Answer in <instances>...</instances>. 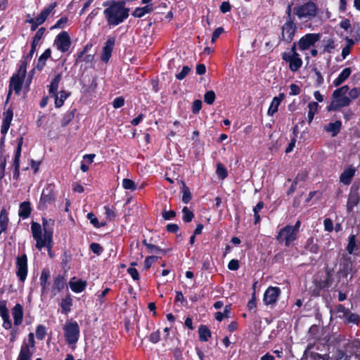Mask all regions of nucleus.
Listing matches in <instances>:
<instances>
[{
    "label": "nucleus",
    "instance_id": "38",
    "mask_svg": "<svg viewBox=\"0 0 360 360\" xmlns=\"http://www.w3.org/2000/svg\"><path fill=\"white\" fill-rule=\"evenodd\" d=\"M65 285V281L63 276L58 275L54 278L53 284V290H56L57 292H60Z\"/></svg>",
    "mask_w": 360,
    "mask_h": 360
},
{
    "label": "nucleus",
    "instance_id": "22",
    "mask_svg": "<svg viewBox=\"0 0 360 360\" xmlns=\"http://www.w3.org/2000/svg\"><path fill=\"white\" fill-rule=\"evenodd\" d=\"M346 250L349 255L360 256V241L356 239L355 234H351L349 236Z\"/></svg>",
    "mask_w": 360,
    "mask_h": 360
},
{
    "label": "nucleus",
    "instance_id": "6",
    "mask_svg": "<svg viewBox=\"0 0 360 360\" xmlns=\"http://www.w3.org/2000/svg\"><path fill=\"white\" fill-rule=\"evenodd\" d=\"M56 186L54 183H47L44 188L39 202L38 208L40 210H45L48 205H52L56 201Z\"/></svg>",
    "mask_w": 360,
    "mask_h": 360
},
{
    "label": "nucleus",
    "instance_id": "57",
    "mask_svg": "<svg viewBox=\"0 0 360 360\" xmlns=\"http://www.w3.org/2000/svg\"><path fill=\"white\" fill-rule=\"evenodd\" d=\"M89 249L97 256L101 255L104 250V248L101 245V244L97 243H91L89 245Z\"/></svg>",
    "mask_w": 360,
    "mask_h": 360
},
{
    "label": "nucleus",
    "instance_id": "8",
    "mask_svg": "<svg viewBox=\"0 0 360 360\" xmlns=\"http://www.w3.org/2000/svg\"><path fill=\"white\" fill-rule=\"evenodd\" d=\"M58 6L57 1H54L48 6H45L39 13V14L34 18L32 22H30V30L34 31L37 29V27L44 24L49 15L51 13L54 14L55 8Z\"/></svg>",
    "mask_w": 360,
    "mask_h": 360
},
{
    "label": "nucleus",
    "instance_id": "16",
    "mask_svg": "<svg viewBox=\"0 0 360 360\" xmlns=\"http://www.w3.org/2000/svg\"><path fill=\"white\" fill-rule=\"evenodd\" d=\"M353 263L349 257H343L340 262V268L336 274V276L338 280L337 283L335 285V288L338 287V283L340 279L347 278L349 273L352 271Z\"/></svg>",
    "mask_w": 360,
    "mask_h": 360
},
{
    "label": "nucleus",
    "instance_id": "48",
    "mask_svg": "<svg viewBox=\"0 0 360 360\" xmlns=\"http://www.w3.org/2000/svg\"><path fill=\"white\" fill-rule=\"evenodd\" d=\"M76 111V109H73L71 111H68L63 117L61 120V126L63 127H67L70 122L73 120L75 117V112Z\"/></svg>",
    "mask_w": 360,
    "mask_h": 360
},
{
    "label": "nucleus",
    "instance_id": "3",
    "mask_svg": "<svg viewBox=\"0 0 360 360\" xmlns=\"http://www.w3.org/2000/svg\"><path fill=\"white\" fill-rule=\"evenodd\" d=\"M335 270L328 266L324 268L323 272H319L314 280V288L312 290V295L320 296L321 292L332 287L335 281Z\"/></svg>",
    "mask_w": 360,
    "mask_h": 360
},
{
    "label": "nucleus",
    "instance_id": "52",
    "mask_svg": "<svg viewBox=\"0 0 360 360\" xmlns=\"http://www.w3.org/2000/svg\"><path fill=\"white\" fill-rule=\"evenodd\" d=\"M105 214L106 219L110 221L114 220L116 217V214L115 212V208L113 207H110L109 205L104 206Z\"/></svg>",
    "mask_w": 360,
    "mask_h": 360
},
{
    "label": "nucleus",
    "instance_id": "19",
    "mask_svg": "<svg viewBox=\"0 0 360 360\" xmlns=\"http://www.w3.org/2000/svg\"><path fill=\"white\" fill-rule=\"evenodd\" d=\"M282 59L289 64V69L292 72L298 71L302 66L303 61L300 56H290V53L285 51L282 53Z\"/></svg>",
    "mask_w": 360,
    "mask_h": 360
},
{
    "label": "nucleus",
    "instance_id": "46",
    "mask_svg": "<svg viewBox=\"0 0 360 360\" xmlns=\"http://www.w3.org/2000/svg\"><path fill=\"white\" fill-rule=\"evenodd\" d=\"M216 174L221 180L225 179L229 174L227 169L221 162H218L217 164Z\"/></svg>",
    "mask_w": 360,
    "mask_h": 360
},
{
    "label": "nucleus",
    "instance_id": "45",
    "mask_svg": "<svg viewBox=\"0 0 360 360\" xmlns=\"http://www.w3.org/2000/svg\"><path fill=\"white\" fill-rule=\"evenodd\" d=\"M231 304H230L226 305L224 309L223 312L217 311V312L215 313V319L218 321H221L224 319V318L229 317V314H231Z\"/></svg>",
    "mask_w": 360,
    "mask_h": 360
},
{
    "label": "nucleus",
    "instance_id": "60",
    "mask_svg": "<svg viewBox=\"0 0 360 360\" xmlns=\"http://www.w3.org/2000/svg\"><path fill=\"white\" fill-rule=\"evenodd\" d=\"M158 258L159 257L155 255L146 257L144 261V269L146 270L149 269L152 264L155 263L158 259Z\"/></svg>",
    "mask_w": 360,
    "mask_h": 360
},
{
    "label": "nucleus",
    "instance_id": "17",
    "mask_svg": "<svg viewBox=\"0 0 360 360\" xmlns=\"http://www.w3.org/2000/svg\"><path fill=\"white\" fill-rule=\"evenodd\" d=\"M281 290L279 287L270 286L264 292L263 302L266 305H274L276 303Z\"/></svg>",
    "mask_w": 360,
    "mask_h": 360
},
{
    "label": "nucleus",
    "instance_id": "23",
    "mask_svg": "<svg viewBox=\"0 0 360 360\" xmlns=\"http://www.w3.org/2000/svg\"><path fill=\"white\" fill-rule=\"evenodd\" d=\"M356 169L353 165H349L340 176V181L344 185H349L355 175Z\"/></svg>",
    "mask_w": 360,
    "mask_h": 360
},
{
    "label": "nucleus",
    "instance_id": "25",
    "mask_svg": "<svg viewBox=\"0 0 360 360\" xmlns=\"http://www.w3.org/2000/svg\"><path fill=\"white\" fill-rule=\"evenodd\" d=\"M285 98L284 93H280L278 96L274 97L270 106L268 109L267 114L270 116H272L274 113L278 112V106L281 103Z\"/></svg>",
    "mask_w": 360,
    "mask_h": 360
},
{
    "label": "nucleus",
    "instance_id": "20",
    "mask_svg": "<svg viewBox=\"0 0 360 360\" xmlns=\"http://www.w3.org/2000/svg\"><path fill=\"white\" fill-rule=\"evenodd\" d=\"M115 40L116 39L115 37H109L105 43L104 44L101 56V60L103 62L108 63L109 61L112 56V52L115 44Z\"/></svg>",
    "mask_w": 360,
    "mask_h": 360
},
{
    "label": "nucleus",
    "instance_id": "58",
    "mask_svg": "<svg viewBox=\"0 0 360 360\" xmlns=\"http://www.w3.org/2000/svg\"><path fill=\"white\" fill-rule=\"evenodd\" d=\"M46 32V28L41 27L37 30L34 36L32 38V41L34 43L39 44V41L44 37Z\"/></svg>",
    "mask_w": 360,
    "mask_h": 360
},
{
    "label": "nucleus",
    "instance_id": "10",
    "mask_svg": "<svg viewBox=\"0 0 360 360\" xmlns=\"http://www.w3.org/2000/svg\"><path fill=\"white\" fill-rule=\"evenodd\" d=\"M360 202V183L354 182L349 190L347 201V211L348 213L353 211L354 207Z\"/></svg>",
    "mask_w": 360,
    "mask_h": 360
},
{
    "label": "nucleus",
    "instance_id": "62",
    "mask_svg": "<svg viewBox=\"0 0 360 360\" xmlns=\"http://www.w3.org/2000/svg\"><path fill=\"white\" fill-rule=\"evenodd\" d=\"M292 5H293V2H291L287 6V8L285 11L286 21L295 22V18L294 15L292 14V12L293 11V9L292 8Z\"/></svg>",
    "mask_w": 360,
    "mask_h": 360
},
{
    "label": "nucleus",
    "instance_id": "40",
    "mask_svg": "<svg viewBox=\"0 0 360 360\" xmlns=\"http://www.w3.org/2000/svg\"><path fill=\"white\" fill-rule=\"evenodd\" d=\"M304 248L307 251L313 254H317L319 251V246L317 243H314V240L312 237L307 240Z\"/></svg>",
    "mask_w": 360,
    "mask_h": 360
},
{
    "label": "nucleus",
    "instance_id": "59",
    "mask_svg": "<svg viewBox=\"0 0 360 360\" xmlns=\"http://www.w3.org/2000/svg\"><path fill=\"white\" fill-rule=\"evenodd\" d=\"M37 45H38V44L32 41L31 42V48H30V50L29 53H27L26 56H24L22 58V59H23V60H25L26 61L30 62L32 60V57L34 56V52L37 50Z\"/></svg>",
    "mask_w": 360,
    "mask_h": 360
},
{
    "label": "nucleus",
    "instance_id": "2",
    "mask_svg": "<svg viewBox=\"0 0 360 360\" xmlns=\"http://www.w3.org/2000/svg\"><path fill=\"white\" fill-rule=\"evenodd\" d=\"M48 221L46 218H42V226L44 227V234L42 236V229L40 224L38 222L32 221L31 223V231L33 238L36 241V248L41 250L43 248H46L48 254L50 257H53L52 248H53V229H47L46 225Z\"/></svg>",
    "mask_w": 360,
    "mask_h": 360
},
{
    "label": "nucleus",
    "instance_id": "44",
    "mask_svg": "<svg viewBox=\"0 0 360 360\" xmlns=\"http://www.w3.org/2000/svg\"><path fill=\"white\" fill-rule=\"evenodd\" d=\"M29 63L30 62L21 59L20 60L19 68L18 69L17 72L13 75H17L20 78L22 77V79H25L27 73V67Z\"/></svg>",
    "mask_w": 360,
    "mask_h": 360
},
{
    "label": "nucleus",
    "instance_id": "32",
    "mask_svg": "<svg viewBox=\"0 0 360 360\" xmlns=\"http://www.w3.org/2000/svg\"><path fill=\"white\" fill-rule=\"evenodd\" d=\"M50 278V271L48 269H44L41 271V276L39 278L41 285V295L46 293V287L49 284V279Z\"/></svg>",
    "mask_w": 360,
    "mask_h": 360
},
{
    "label": "nucleus",
    "instance_id": "15",
    "mask_svg": "<svg viewBox=\"0 0 360 360\" xmlns=\"http://www.w3.org/2000/svg\"><path fill=\"white\" fill-rule=\"evenodd\" d=\"M16 276L21 282H24L27 276V257L26 254H22L16 258Z\"/></svg>",
    "mask_w": 360,
    "mask_h": 360
},
{
    "label": "nucleus",
    "instance_id": "31",
    "mask_svg": "<svg viewBox=\"0 0 360 360\" xmlns=\"http://www.w3.org/2000/svg\"><path fill=\"white\" fill-rule=\"evenodd\" d=\"M153 11V4H146L143 7H137L132 12L131 15L134 18H142L146 14L150 13Z\"/></svg>",
    "mask_w": 360,
    "mask_h": 360
},
{
    "label": "nucleus",
    "instance_id": "4",
    "mask_svg": "<svg viewBox=\"0 0 360 360\" xmlns=\"http://www.w3.org/2000/svg\"><path fill=\"white\" fill-rule=\"evenodd\" d=\"M63 330L67 344L72 349H75L80 335L78 323L76 321H67L63 326Z\"/></svg>",
    "mask_w": 360,
    "mask_h": 360
},
{
    "label": "nucleus",
    "instance_id": "24",
    "mask_svg": "<svg viewBox=\"0 0 360 360\" xmlns=\"http://www.w3.org/2000/svg\"><path fill=\"white\" fill-rule=\"evenodd\" d=\"M338 44H335V39L331 37H326L321 41L322 53H331L336 49Z\"/></svg>",
    "mask_w": 360,
    "mask_h": 360
},
{
    "label": "nucleus",
    "instance_id": "29",
    "mask_svg": "<svg viewBox=\"0 0 360 360\" xmlns=\"http://www.w3.org/2000/svg\"><path fill=\"white\" fill-rule=\"evenodd\" d=\"M31 204L29 201H24L20 204L18 215L22 219H27L32 212Z\"/></svg>",
    "mask_w": 360,
    "mask_h": 360
},
{
    "label": "nucleus",
    "instance_id": "34",
    "mask_svg": "<svg viewBox=\"0 0 360 360\" xmlns=\"http://www.w3.org/2000/svg\"><path fill=\"white\" fill-rule=\"evenodd\" d=\"M352 70L350 68H346L343 69L338 77L333 81V85L335 86H340L350 76Z\"/></svg>",
    "mask_w": 360,
    "mask_h": 360
},
{
    "label": "nucleus",
    "instance_id": "47",
    "mask_svg": "<svg viewBox=\"0 0 360 360\" xmlns=\"http://www.w3.org/2000/svg\"><path fill=\"white\" fill-rule=\"evenodd\" d=\"M349 91V86L347 85H345L335 89L332 95L331 98H341L343 96H347V94Z\"/></svg>",
    "mask_w": 360,
    "mask_h": 360
},
{
    "label": "nucleus",
    "instance_id": "63",
    "mask_svg": "<svg viewBox=\"0 0 360 360\" xmlns=\"http://www.w3.org/2000/svg\"><path fill=\"white\" fill-rule=\"evenodd\" d=\"M9 218L8 213L5 208H2L0 212V224H4L8 226Z\"/></svg>",
    "mask_w": 360,
    "mask_h": 360
},
{
    "label": "nucleus",
    "instance_id": "50",
    "mask_svg": "<svg viewBox=\"0 0 360 360\" xmlns=\"http://www.w3.org/2000/svg\"><path fill=\"white\" fill-rule=\"evenodd\" d=\"M182 213H183L182 220L185 223L191 222L193 220V219L194 218L193 212L191 210H190L188 207H184L182 209Z\"/></svg>",
    "mask_w": 360,
    "mask_h": 360
},
{
    "label": "nucleus",
    "instance_id": "26",
    "mask_svg": "<svg viewBox=\"0 0 360 360\" xmlns=\"http://www.w3.org/2000/svg\"><path fill=\"white\" fill-rule=\"evenodd\" d=\"M12 315L14 320V325L19 326L22 323L23 319V307L17 303L12 309Z\"/></svg>",
    "mask_w": 360,
    "mask_h": 360
},
{
    "label": "nucleus",
    "instance_id": "55",
    "mask_svg": "<svg viewBox=\"0 0 360 360\" xmlns=\"http://www.w3.org/2000/svg\"><path fill=\"white\" fill-rule=\"evenodd\" d=\"M216 95L214 91L212 90L207 91L204 95V101L208 105L213 104Z\"/></svg>",
    "mask_w": 360,
    "mask_h": 360
},
{
    "label": "nucleus",
    "instance_id": "1",
    "mask_svg": "<svg viewBox=\"0 0 360 360\" xmlns=\"http://www.w3.org/2000/svg\"><path fill=\"white\" fill-rule=\"evenodd\" d=\"M106 8L103 11L108 25L115 27L124 22L129 15V8L125 7L124 1H105L103 4Z\"/></svg>",
    "mask_w": 360,
    "mask_h": 360
},
{
    "label": "nucleus",
    "instance_id": "39",
    "mask_svg": "<svg viewBox=\"0 0 360 360\" xmlns=\"http://www.w3.org/2000/svg\"><path fill=\"white\" fill-rule=\"evenodd\" d=\"M182 185V202L188 204L192 199V194L190 188L186 185L184 181H181Z\"/></svg>",
    "mask_w": 360,
    "mask_h": 360
},
{
    "label": "nucleus",
    "instance_id": "11",
    "mask_svg": "<svg viewBox=\"0 0 360 360\" xmlns=\"http://www.w3.org/2000/svg\"><path fill=\"white\" fill-rule=\"evenodd\" d=\"M281 33L279 36V43L284 41L285 44H290L294 39L297 30V24L295 22L285 21L281 26Z\"/></svg>",
    "mask_w": 360,
    "mask_h": 360
},
{
    "label": "nucleus",
    "instance_id": "7",
    "mask_svg": "<svg viewBox=\"0 0 360 360\" xmlns=\"http://www.w3.org/2000/svg\"><path fill=\"white\" fill-rule=\"evenodd\" d=\"M317 11V5L311 1H309L301 6L293 8L294 14L300 19L314 18L316 15Z\"/></svg>",
    "mask_w": 360,
    "mask_h": 360
},
{
    "label": "nucleus",
    "instance_id": "18",
    "mask_svg": "<svg viewBox=\"0 0 360 360\" xmlns=\"http://www.w3.org/2000/svg\"><path fill=\"white\" fill-rule=\"evenodd\" d=\"M25 79L20 78L17 75H13L10 78L9 90L7 94L5 105L8 103L10 97L12 94V91L14 90L15 94H19L22 90Z\"/></svg>",
    "mask_w": 360,
    "mask_h": 360
},
{
    "label": "nucleus",
    "instance_id": "51",
    "mask_svg": "<svg viewBox=\"0 0 360 360\" xmlns=\"http://www.w3.org/2000/svg\"><path fill=\"white\" fill-rule=\"evenodd\" d=\"M343 319H345L347 323L358 324L359 322V316L356 314L352 313L349 310L348 311V314H346Z\"/></svg>",
    "mask_w": 360,
    "mask_h": 360
},
{
    "label": "nucleus",
    "instance_id": "27",
    "mask_svg": "<svg viewBox=\"0 0 360 360\" xmlns=\"http://www.w3.org/2000/svg\"><path fill=\"white\" fill-rule=\"evenodd\" d=\"M73 304V300L70 293H68L65 297L61 300L60 307L61 308V313L63 314H68L71 311V307Z\"/></svg>",
    "mask_w": 360,
    "mask_h": 360
},
{
    "label": "nucleus",
    "instance_id": "61",
    "mask_svg": "<svg viewBox=\"0 0 360 360\" xmlns=\"http://www.w3.org/2000/svg\"><path fill=\"white\" fill-rule=\"evenodd\" d=\"M350 34L356 41L360 42V26L354 25L351 28Z\"/></svg>",
    "mask_w": 360,
    "mask_h": 360
},
{
    "label": "nucleus",
    "instance_id": "64",
    "mask_svg": "<svg viewBox=\"0 0 360 360\" xmlns=\"http://www.w3.org/2000/svg\"><path fill=\"white\" fill-rule=\"evenodd\" d=\"M191 68L188 66H184L181 71L176 75V78L179 80L184 79L191 72Z\"/></svg>",
    "mask_w": 360,
    "mask_h": 360
},
{
    "label": "nucleus",
    "instance_id": "33",
    "mask_svg": "<svg viewBox=\"0 0 360 360\" xmlns=\"http://www.w3.org/2000/svg\"><path fill=\"white\" fill-rule=\"evenodd\" d=\"M51 56V49H46L44 52L39 56L36 68L39 71H41L46 65V60L49 59Z\"/></svg>",
    "mask_w": 360,
    "mask_h": 360
},
{
    "label": "nucleus",
    "instance_id": "21",
    "mask_svg": "<svg viewBox=\"0 0 360 360\" xmlns=\"http://www.w3.org/2000/svg\"><path fill=\"white\" fill-rule=\"evenodd\" d=\"M331 99L330 105L327 107V110L329 112L336 111L341 108L349 106L351 103V100L348 96Z\"/></svg>",
    "mask_w": 360,
    "mask_h": 360
},
{
    "label": "nucleus",
    "instance_id": "36",
    "mask_svg": "<svg viewBox=\"0 0 360 360\" xmlns=\"http://www.w3.org/2000/svg\"><path fill=\"white\" fill-rule=\"evenodd\" d=\"M69 284L71 290L76 293L83 292L85 290L87 285L86 281H83L82 279H79L75 282L70 281Z\"/></svg>",
    "mask_w": 360,
    "mask_h": 360
},
{
    "label": "nucleus",
    "instance_id": "9",
    "mask_svg": "<svg viewBox=\"0 0 360 360\" xmlns=\"http://www.w3.org/2000/svg\"><path fill=\"white\" fill-rule=\"evenodd\" d=\"M297 238L292 229H290V225H286L282 228L276 236V239L279 244L284 243L285 247H290Z\"/></svg>",
    "mask_w": 360,
    "mask_h": 360
},
{
    "label": "nucleus",
    "instance_id": "56",
    "mask_svg": "<svg viewBox=\"0 0 360 360\" xmlns=\"http://www.w3.org/2000/svg\"><path fill=\"white\" fill-rule=\"evenodd\" d=\"M122 186L126 190L135 191L136 185L134 181L129 179H124L122 181Z\"/></svg>",
    "mask_w": 360,
    "mask_h": 360
},
{
    "label": "nucleus",
    "instance_id": "28",
    "mask_svg": "<svg viewBox=\"0 0 360 360\" xmlns=\"http://www.w3.org/2000/svg\"><path fill=\"white\" fill-rule=\"evenodd\" d=\"M71 93L65 91H60L59 93L57 92L52 96L54 98L55 107L59 108L64 104L65 101L70 96Z\"/></svg>",
    "mask_w": 360,
    "mask_h": 360
},
{
    "label": "nucleus",
    "instance_id": "37",
    "mask_svg": "<svg viewBox=\"0 0 360 360\" xmlns=\"http://www.w3.org/2000/svg\"><path fill=\"white\" fill-rule=\"evenodd\" d=\"M199 340L202 342H207L211 337V331L207 326L200 325L198 328Z\"/></svg>",
    "mask_w": 360,
    "mask_h": 360
},
{
    "label": "nucleus",
    "instance_id": "54",
    "mask_svg": "<svg viewBox=\"0 0 360 360\" xmlns=\"http://www.w3.org/2000/svg\"><path fill=\"white\" fill-rule=\"evenodd\" d=\"M68 22V18L67 16H63L51 27V30L55 29H63L65 27Z\"/></svg>",
    "mask_w": 360,
    "mask_h": 360
},
{
    "label": "nucleus",
    "instance_id": "43",
    "mask_svg": "<svg viewBox=\"0 0 360 360\" xmlns=\"http://www.w3.org/2000/svg\"><path fill=\"white\" fill-rule=\"evenodd\" d=\"M92 47V44H86L82 51L77 52L75 55V57L76 58H75V65H77L79 63L82 62V58L84 57V56L85 54L87 53V52L89 51V50Z\"/></svg>",
    "mask_w": 360,
    "mask_h": 360
},
{
    "label": "nucleus",
    "instance_id": "13",
    "mask_svg": "<svg viewBox=\"0 0 360 360\" xmlns=\"http://www.w3.org/2000/svg\"><path fill=\"white\" fill-rule=\"evenodd\" d=\"M321 34L320 33H308L302 36L297 41L299 49L302 51L308 50L311 46L320 40Z\"/></svg>",
    "mask_w": 360,
    "mask_h": 360
},
{
    "label": "nucleus",
    "instance_id": "49",
    "mask_svg": "<svg viewBox=\"0 0 360 360\" xmlns=\"http://www.w3.org/2000/svg\"><path fill=\"white\" fill-rule=\"evenodd\" d=\"M172 248H166L162 249L160 247L151 244L148 245V251L150 253L155 252V253H162V255H166L167 253L171 252Z\"/></svg>",
    "mask_w": 360,
    "mask_h": 360
},
{
    "label": "nucleus",
    "instance_id": "42",
    "mask_svg": "<svg viewBox=\"0 0 360 360\" xmlns=\"http://www.w3.org/2000/svg\"><path fill=\"white\" fill-rule=\"evenodd\" d=\"M87 219L90 221L91 224L97 229L104 227L107 225L106 221H99L98 218L93 212H89L86 216Z\"/></svg>",
    "mask_w": 360,
    "mask_h": 360
},
{
    "label": "nucleus",
    "instance_id": "41",
    "mask_svg": "<svg viewBox=\"0 0 360 360\" xmlns=\"http://www.w3.org/2000/svg\"><path fill=\"white\" fill-rule=\"evenodd\" d=\"M319 108V104L317 102L311 101L308 104V115L307 120L308 122L311 123L314 119V115L316 113Z\"/></svg>",
    "mask_w": 360,
    "mask_h": 360
},
{
    "label": "nucleus",
    "instance_id": "53",
    "mask_svg": "<svg viewBox=\"0 0 360 360\" xmlns=\"http://www.w3.org/2000/svg\"><path fill=\"white\" fill-rule=\"evenodd\" d=\"M46 335V328L44 325H38L36 328V337L39 340H43Z\"/></svg>",
    "mask_w": 360,
    "mask_h": 360
},
{
    "label": "nucleus",
    "instance_id": "14",
    "mask_svg": "<svg viewBox=\"0 0 360 360\" xmlns=\"http://www.w3.org/2000/svg\"><path fill=\"white\" fill-rule=\"evenodd\" d=\"M17 147L15 150V155L13 158V166L14 167L13 171V178L18 180L20 177V159L22 152V146L23 144V137L20 136L17 138Z\"/></svg>",
    "mask_w": 360,
    "mask_h": 360
},
{
    "label": "nucleus",
    "instance_id": "35",
    "mask_svg": "<svg viewBox=\"0 0 360 360\" xmlns=\"http://www.w3.org/2000/svg\"><path fill=\"white\" fill-rule=\"evenodd\" d=\"M62 79L61 73H58L54 78L51 80V84L48 86L49 93L51 96L56 94L58 92L59 83Z\"/></svg>",
    "mask_w": 360,
    "mask_h": 360
},
{
    "label": "nucleus",
    "instance_id": "5",
    "mask_svg": "<svg viewBox=\"0 0 360 360\" xmlns=\"http://www.w3.org/2000/svg\"><path fill=\"white\" fill-rule=\"evenodd\" d=\"M35 349L33 333H30L27 339H24L16 360H32Z\"/></svg>",
    "mask_w": 360,
    "mask_h": 360
},
{
    "label": "nucleus",
    "instance_id": "12",
    "mask_svg": "<svg viewBox=\"0 0 360 360\" xmlns=\"http://www.w3.org/2000/svg\"><path fill=\"white\" fill-rule=\"evenodd\" d=\"M71 44V38L67 31L60 32L53 41V46L62 53L68 52Z\"/></svg>",
    "mask_w": 360,
    "mask_h": 360
},
{
    "label": "nucleus",
    "instance_id": "30",
    "mask_svg": "<svg viewBox=\"0 0 360 360\" xmlns=\"http://www.w3.org/2000/svg\"><path fill=\"white\" fill-rule=\"evenodd\" d=\"M342 128V122L337 120L334 122H330L324 127L325 131L330 132L333 137L336 136Z\"/></svg>",
    "mask_w": 360,
    "mask_h": 360
}]
</instances>
